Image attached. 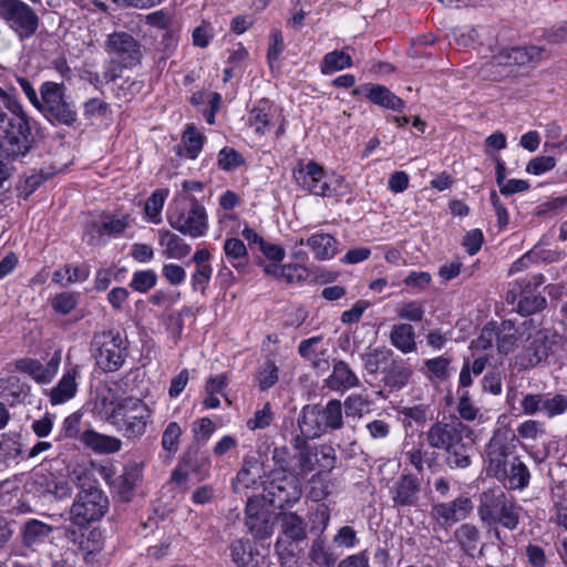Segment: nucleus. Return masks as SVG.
I'll return each mask as SVG.
<instances>
[{
  "mask_svg": "<svg viewBox=\"0 0 567 567\" xmlns=\"http://www.w3.org/2000/svg\"><path fill=\"white\" fill-rule=\"evenodd\" d=\"M159 245L164 248L163 255L171 259H183L190 252V246L176 234L162 229L158 231Z\"/></svg>",
  "mask_w": 567,
  "mask_h": 567,
  "instance_id": "32",
  "label": "nucleus"
},
{
  "mask_svg": "<svg viewBox=\"0 0 567 567\" xmlns=\"http://www.w3.org/2000/svg\"><path fill=\"white\" fill-rule=\"evenodd\" d=\"M320 422L326 432L338 430L343 424L342 404L339 400H330L324 406L319 405Z\"/></svg>",
  "mask_w": 567,
  "mask_h": 567,
  "instance_id": "43",
  "label": "nucleus"
},
{
  "mask_svg": "<svg viewBox=\"0 0 567 567\" xmlns=\"http://www.w3.org/2000/svg\"><path fill=\"white\" fill-rule=\"evenodd\" d=\"M272 460L278 466L274 472H282L287 475H295L297 453L291 454L287 447H276Z\"/></svg>",
  "mask_w": 567,
  "mask_h": 567,
  "instance_id": "52",
  "label": "nucleus"
},
{
  "mask_svg": "<svg viewBox=\"0 0 567 567\" xmlns=\"http://www.w3.org/2000/svg\"><path fill=\"white\" fill-rule=\"evenodd\" d=\"M167 223L183 235L203 237L208 230V217L204 206L195 197L178 196L167 209Z\"/></svg>",
  "mask_w": 567,
  "mask_h": 567,
  "instance_id": "4",
  "label": "nucleus"
},
{
  "mask_svg": "<svg viewBox=\"0 0 567 567\" xmlns=\"http://www.w3.org/2000/svg\"><path fill=\"white\" fill-rule=\"evenodd\" d=\"M519 506L499 488H491L481 494L477 508L481 520L487 525H501L515 529L519 522Z\"/></svg>",
  "mask_w": 567,
  "mask_h": 567,
  "instance_id": "5",
  "label": "nucleus"
},
{
  "mask_svg": "<svg viewBox=\"0 0 567 567\" xmlns=\"http://www.w3.org/2000/svg\"><path fill=\"white\" fill-rule=\"evenodd\" d=\"M332 542L336 547L350 550L359 544V538L353 527L342 526L334 534Z\"/></svg>",
  "mask_w": 567,
  "mask_h": 567,
  "instance_id": "57",
  "label": "nucleus"
},
{
  "mask_svg": "<svg viewBox=\"0 0 567 567\" xmlns=\"http://www.w3.org/2000/svg\"><path fill=\"white\" fill-rule=\"evenodd\" d=\"M39 104L35 109L49 121L70 126L78 118L74 106L66 101L63 84L51 81L43 82L40 87Z\"/></svg>",
  "mask_w": 567,
  "mask_h": 567,
  "instance_id": "8",
  "label": "nucleus"
},
{
  "mask_svg": "<svg viewBox=\"0 0 567 567\" xmlns=\"http://www.w3.org/2000/svg\"><path fill=\"white\" fill-rule=\"evenodd\" d=\"M246 526L256 539L269 538L275 530L272 513L258 498H250L247 503Z\"/></svg>",
  "mask_w": 567,
  "mask_h": 567,
  "instance_id": "16",
  "label": "nucleus"
},
{
  "mask_svg": "<svg viewBox=\"0 0 567 567\" xmlns=\"http://www.w3.org/2000/svg\"><path fill=\"white\" fill-rule=\"evenodd\" d=\"M392 355V350L384 347L371 349L361 355L363 368L368 374L375 375L381 369L389 365Z\"/></svg>",
  "mask_w": 567,
  "mask_h": 567,
  "instance_id": "36",
  "label": "nucleus"
},
{
  "mask_svg": "<svg viewBox=\"0 0 567 567\" xmlns=\"http://www.w3.org/2000/svg\"><path fill=\"white\" fill-rule=\"evenodd\" d=\"M306 244L319 260L331 259L338 252V241L328 233H315L306 240Z\"/></svg>",
  "mask_w": 567,
  "mask_h": 567,
  "instance_id": "31",
  "label": "nucleus"
},
{
  "mask_svg": "<svg viewBox=\"0 0 567 567\" xmlns=\"http://www.w3.org/2000/svg\"><path fill=\"white\" fill-rule=\"evenodd\" d=\"M517 434L525 440H537L545 434V426L536 420H526L517 426Z\"/></svg>",
  "mask_w": 567,
  "mask_h": 567,
  "instance_id": "64",
  "label": "nucleus"
},
{
  "mask_svg": "<svg viewBox=\"0 0 567 567\" xmlns=\"http://www.w3.org/2000/svg\"><path fill=\"white\" fill-rule=\"evenodd\" d=\"M450 359L446 357H436L425 361V368L430 378L446 379L450 375Z\"/></svg>",
  "mask_w": 567,
  "mask_h": 567,
  "instance_id": "63",
  "label": "nucleus"
},
{
  "mask_svg": "<svg viewBox=\"0 0 567 567\" xmlns=\"http://www.w3.org/2000/svg\"><path fill=\"white\" fill-rule=\"evenodd\" d=\"M543 52V48L536 45L504 48L493 56L492 63L496 65H528L538 62Z\"/></svg>",
  "mask_w": 567,
  "mask_h": 567,
  "instance_id": "18",
  "label": "nucleus"
},
{
  "mask_svg": "<svg viewBox=\"0 0 567 567\" xmlns=\"http://www.w3.org/2000/svg\"><path fill=\"white\" fill-rule=\"evenodd\" d=\"M183 430L177 422H169L162 434V446L169 454L176 453Z\"/></svg>",
  "mask_w": 567,
  "mask_h": 567,
  "instance_id": "54",
  "label": "nucleus"
},
{
  "mask_svg": "<svg viewBox=\"0 0 567 567\" xmlns=\"http://www.w3.org/2000/svg\"><path fill=\"white\" fill-rule=\"evenodd\" d=\"M81 375V368L78 364L65 368L58 384L49 392V400L52 405L64 404L72 400L78 392V379Z\"/></svg>",
  "mask_w": 567,
  "mask_h": 567,
  "instance_id": "19",
  "label": "nucleus"
},
{
  "mask_svg": "<svg viewBox=\"0 0 567 567\" xmlns=\"http://www.w3.org/2000/svg\"><path fill=\"white\" fill-rule=\"evenodd\" d=\"M2 151L8 157L16 158L18 156L25 155L29 151V140L25 134L19 135L9 133L6 135L2 144Z\"/></svg>",
  "mask_w": 567,
  "mask_h": 567,
  "instance_id": "49",
  "label": "nucleus"
},
{
  "mask_svg": "<svg viewBox=\"0 0 567 567\" xmlns=\"http://www.w3.org/2000/svg\"><path fill=\"white\" fill-rule=\"evenodd\" d=\"M426 410L427 408L423 404L404 406L399 410V414L405 425L412 426L413 423L423 424L426 421Z\"/></svg>",
  "mask_w": 567,
  "mask_h": 567,
  "instance_id": "62",
  "label": "nucleus"
},
{
  "mask_svg": "<svg viewBox=\"0 0 567 567\" xmlns=\"http://www.w3.org/2000/svg\"><path fill=\"white\" fill-rule=\"evenodd\" d=\"M420 483L412 475H402L392 487V501L395 506H414L419 501Z\"/></svg>",
  "mask_w": 567,
  "mask_h": 567,
  "instance_id": "23",
  "label": "nucleus"
},
{
  "mask_svg": "<svg viewBox=\"0 0 567 567\" xmlns=\"http://www.w3.org/2000/svg\"><path fill=\"white\" fill-rule=\"evenodd\" d=\"M224 252L229 264L237 270H244L248 265V251L243 240L231 237L224 243Z\"/></svg>",
  "mask_w": 567,
  "mask_h": 567,
  "instance_id": "38",
  "label": "nucleus"
},
{
  "mask_svg": "<svg viewBox=\"0 0 567 567\" xmlns=\"http://www.w3.org/2000/svg\"><path fill=\"white\" fill-rule=\"evenodd\" d=\"M532 319H524L519 323L512 320L503 321L496 331L497 349L507 354L516 348H523Z\"/></svg>",
  "mask_w": 567,
  "mask_h": 567,
  "instance_id": "17",
  "label": "nucleus"
},
{
  "mask_svg": "<svg viewBox=\"0 0 567 567\" xmlns=\"http://www.w3.org/2000/svg\"><path fill=\"white\" fill-rule=\"evenodd\" d=\"M298 425L302 436L307 440H312L326 433L322 423L320 422V412L318 404L306 405L302 408Z\"/></svg>",
  "mask_w": 567,
  "mask_h": 567,
  "instance_id": "27",
  "label": "nucleus"
},
{
  "mask_svg": "<svg viewBox=\"0 0 567 567\" xmlns=\"http://www.w3.org/2000/svg\"><path fill=\"white\" fill-rule=\"evenodd\" d=\"M80 441L96 453L112 454L122 449L118 437L104 435L93 430H86L80 435Z\"/></svg>",
  "mask_w": 567,
  "mask_h": 567,
  "instance_id": "28",
  "label": "nucleus"
},
{
  "mask_svg": "<svg viewBox=\"0 0 567 567\" xmlns=\"http://www.w3.org/2000/svg\"><path fill=\"white\" fill-rule=\"evenodd\" d=\"M511 455V447L506 444L505 439L501 435H494L487 445V457L489 471L494 473L497 478L507 475L508 456Z\"/></svg>",
  "mask_w": 567,
  "mask_h": 567,
  "instance_id": "22",
  "label": "nucleus"
},
{
  "mask_svg": "<svg viewBox=\"0 0 567 567\" xmlns=\"http://www.w3.org/2000/svg\"><path fill=\"white\" fill-rule=\"evenodd\" d=\"M90 270L86 266L66 265L54 271L52 280L61 286L81 282L89 278Z\"/></svg>",
  "mask_w": 567,
  "mask_h": 567,
  "instance_id": "45",
  "label": "nucleus"
},
{
  "mask_svg": "<svg viewBox=\"0 0 567 567\" xmlns=\"http://www.w3.org/2000/svg\"><path fill=\"white\" fill-rule=\"evenodd\" d=\"M165 203V195L157 190L145 203V214L150 221L154 224L161 223V212Z\"/></svg>",
  "mask_w": 567,
  "mask_h": 567,
  "instance_id": "61",
  "label": "nucleus"
},
{
  "mask_svg": "<svg viewBox=\"0 0 567 567\" xmlns=\"http://www.w3.org/2000/svg\"><path fill=\"white\" fill-rule=\"evenodd\" d=\"M35 483L43 495H51L55 499H64L72 494L69 482L63 477H56L52 473L38 475Z\"/></svg>",
  "mask_w": 567,
  "mask_h": 567,
  "instance_id": "29",
  "label": "nucleus"
},
{
  "mask_svg": "<svg viewBox=\"0 0 567 567\" xmlns=\"http://www.w3.org/2000/svg\"><path fill=\"white\" fill-rule=\"evenodd\" d=\"M128 225L130 220L127 215L106 216L101 224L93 225L92 229L87 233V240L91 245L99 244L104 236H118L123 234Z\"/></svg>",
  "mask_w": 567,
  "mask_h": 567,
  "instance_id": "26",
  "label": "nucleus"
},
{
  "mask_svg": "<svg viewBox=\"0 0 567 567\" xmlns=\"http://www.w3.org/2000/svg\"><path fill=\"white\" fill-rule=\"evenodd\" d=\"M329 473L330 472L318 471L309 480V496L312 501L321 502L334 489V482Z\"/></svg>",
  "mask_w": 567,
  "mask_h": 567,
  "instance_id": "40",
  "label": "nucleus"
},
{
  "mask_svg": "<svg viewBox=\"0 0 567 567\" xmlns=\"http://www.w3.org/2000/svg\"><path fill=\"white\" fill-rule=\"evenodd\" d=\"M205 136L192 124L187 125L182 136V147L186 157L197 158L204 145Z\"/></svg>",
  "mask_w": 567,
  "mask_h": 567,
  "instance_id": "46",
  "label": "nucleus"
},
{
  "mask_svg": "<svg viewBox=\"0 0 567 567\" xmlns=\"http://www.w3.org/2000/svg\"><path fill=\"white\" fill-rule=\"evenodd\" d=\"M281 534L293 542L307 538V524L293 512H285L278 516Z\"/></svg>",
  "mask_w": 567,
  "mask_h": 567,
  "instance_id": "33",
  "label": "nucleus"
},
{
  "mask_svg": "<svg viewBox=\"0 0 567 567\" xmlns=\"http://www.w3.org/2000/svg\"><path fill=\"white\" fill-rule=\"evenodd\" d=\"M509 465L511 467L509 470L507 468V475L504 477H507L512 488H525L528 485L530 477L527 466L517 457H513Z\"/></svg>",
  "mask_w": 567,
  "mask_h": 567,
  "instance_id": "48",
  "label": "nucleus"
},
{
  "mask_svg": "<svg viewBox=\"0 0 567 567\" xmlns=\"http://www.w3.org/2000/svg\"><path fill=\"white\" fill-rule=\"evenodd\" d=\"M395 313L400 319L419 322L425 315V303L420 300H410L399 303Z\"/></svg>",
  "mask_w": 567,
  "mask_h": 567,
  "instance_id": "50",
  "label": "nucleus"
},
{
  "mask_svg": "<svg viewBox=\"0 0 567 567\" xmlns=\"http://www.w3.org/2000/svg\"><path fill=\"white\" fill-rule=\"evenodd\" d=\"M55 529L56 527L51 524L37 518H29L20 529L22 544L27 547L39 546L45 543Z\"/></svg>",
  "mask_w": 567,
  "mask_h": 567,
  "instance_id": "25",
  "label": "nucleus"
},
{
  "mask_svg": "<svg viewBox=\"0 0 567 567\" xmlns=\"http://www.w3.org/2000/svg\"><path fill=\"white\" fill-rule=\"evenodd\" d=\"M260 477V466L256 460H245L243 468L237 473L233 482L236 493H240L243 488H250L257 484Z\"/></svg>",
  "mask_w": 567,
  "mask_h": 567,
  "instance_id": "42",
  "label": "nucleus"
},
{
  "mask_svg": "<svg viewBox=\"0 0 567 567\" xmlns=\"http://www.w3.org/2000/svg\"><path fill=\"white\" fill-rule=\"evenodd\" d=\"M79 303V295L75 292H61L56 295L51 302L52 308L61 313H71Z\"/></svg>",
  "mask_w": 567,
  "mask_h": 567,
  "instance_id": "56",
  "label": "nucleus"
},
{
  "mask_svg": "<svg viewBox=\"0 0 567 567\" xmlns=\"http://www.w3.org/2000/svg\"><path fill=\"white\" fill-rule=\"evenodd\" d=\"M62 360V351L56 350L50 360L43 364L38 359L23 358L16 362L18 371L28 374L39 384H49L55 378Z\"/></svg>",
  "mask_w": 567,
  "mask_h": 567,
  "instance_id": "15",
  "label": "nucleus"
},
{
  "mask_svg": "<svg viewBox=\"0 0 567 567\" xmlns=\"http://www.w3.org/2000/svg\"><path fill=\"white\" fill-rule=\"evenodd\" d=\"M361 385V381L349 364L342 360L333 362L332 372L324 380V386L338 393H344Z\"/></svg>",
  "mask_w": 567,
  "mask_h": 567,
  "instance_id": "20",
  "label": "nucleus"
},
{
  "mask_svg": "<svg viewBox=\"0 0 567 567\" xmlns=\"http://www.w3.org/2000/svg\"><path fill=\"white\" fill-rule=\"evenodd\" d=\"M72 481L81 488L70 508V519L74 525L85 526L104 516L109 499L85 471L72 472Z\"/></svg>",
  "mask_w": 567,
  "mask_h": 567,
  "instance_id": "2",
  "label": "nucleus"
},
{
  "mask_svg": "<svg viewBox=\"0 0 567 567\" xmlns=\"http://www.w3.org/2000/svg\"><path fill=\"white\" fill-rule=\"evenodd\" d=\"M546 303L544 297L527 292L518 300L517 309L522 315L529 316L544 309Z\"/></svg>",
  "mask_w": 567,
  "mask_h": 567,
  "instance_id": "55",
  "label": "nucleus"
},
{
  "mask_svg": "<svg viewBox=\"0 0 567 567\" xmlns=\"http://www.w3.org/2000/svg\"><path fill=\"white\" fill-rule=\"evenodd\" d=\"M336 458L332 446H306L297 453L295 475L301 480V477L316 470L331 472L334 468Z\"/></svg>",
  "mask_w": 567,
  "mask_h": 567,
  "instance_id": "12",
  "label": "nucleus"
},
{
  "mask_svg": "<svg viewBox=\"0 0 567 567\" xmlns=\"http://www.w3.org/2000/svg\"><path fill=\"white\" fill-rule=\"evenodd\" d=\"M142 477V471L137 464L127 465L121 476H118L115 488L121 498L125 502L131 499L134 488Z\"/></svg>",
  "mask_w": 567,
  "mask_h": 567,
  "instance_id": "37",
  "label": "nucleus"
},
{
  "mask_svg": "<svg viewBox=\"0 0 567 567\" xmlns=\"http://www.w3.org/2000/svg\"><path fill=\"white\" fill-rule=\"evenodd\" d=\"M352 65L351 56L344 51H332L323 56L320 65L322 74H331L337 71L344 70Z\"/></svg>",
  "mask_w": 567,
  "mask_h": 567,
  "instance_id": "47",
  "label": "nucleus"
},
{
  "mask_svg": "<svg viewBox=\"0 0 567 567\" xmlns=\"http://www.w3.org/2000/svg\"><path fill=\"white\" fill-rule=\"evenodd\" d=\"M0 18L21 38L32 37L39 25L34 10L21 0H0Z\"/></svg>",
  "mask_w": 567,
  "mask_h": 567,
  "instance_id": "10",
  "label": "nucleus"
},
{
  "mask_svg": "<svg viewBox=\"0 0 567 567\" xmlns=\"http://www.w3.org/2000/svg\"><path fill=\"white\" fill-rule=\"evenodd\" d=\"M474 431L461 421H437L426 432L431 447L446 452V463L452 468H466L471 465Z\"/></svg>",
  "mask_w": 567,
  "mask_h": 567,
  "instance_id": "1",
  "label": "nucleus"
},
{
  "mask_svg": "<svg viewBox=\"0 0 567 567\" xmlns=\"http://www.w3.org/2000/svg\"><path fill=\"white\" fill-rule=\"evenodd\" d=\"M157 276L152 269L138 270L132 275L130 287L141 293H145L156 286Z\"/></svg>",
  "mask_w": 567,
  "mask_h": 567,
  "instance_id": "53",
  "label": "nucleus"
},
{
  "mask_svg": "<svg viewBox=\"0 0 567 567\" xmlns=\"http://www.w3.org/2000/svg\"><path fill=\"white\" fill-rule=\"evenodd\" d=\"M279 116L278 107L269 100L262 99L250 110L248 124L258 135L266 134Z\"/></svg>",
  "mask_w": 567,
  "mask_h": 567,
  "instance_id": "21",
  "label": "nucleus"
},
{
  "mask_svg": "<svg viewBox=\"0 0 567 567\" xmlns=\"http://www.w3.org/2000/svg\"><path fill=\"white\" fill-rule=\"evenodd\" d=\"M454 537L461 547V549L468 554L473 555V553L477 549L480 544V532L476 526L472 524H463L461 525L454 533Z\"/></svg>",
  "mask_w": 567,
  "mask_h": 567,
  "instance_id": "44",
  "label": "nucleus"
},
{
  "mask_svg": "<svg viewBox=\"0 0 567 567\" xmlns=\"http://www.w3.org/2000/svg\"><path fill=\"white\" fill-rule=\"evenodd\" d=\"M20 453L21 444L14 434H0V464L16 460Z\"/></svg>",
  "mask_w": 567,
  "mask_h": 567,
  "instance_id": "51",
  "label": "nucleus"
},
{
  "mask_svg": "<svg viewBox=\"0 0 567 567\" xmlns=\"http://www.w3.org/2000/svg\"><path fill=\"white\" fill-rule=\"evenodd\" d=\"M472 511V501L468 497L460 496L451 502L434 504L430 515L440 527L447 529L466 519Z\"/></svg>",
  "mask_w": 567,
  "mask_h": 567,
  "instance_id": "14",
  "label": "nucleus"
},
{
  "mask_svg": "<svg viewBox=\"0 0 567 567\" xmlns=\"http://www.w3.org/2000/svg\"><path fill=\"white\" fill-rule=\"evenodd\" d=\"M308 557L317 567H332L338 560V555L328 547L322 537L312 540Z\"/></svg>",
  "mask_w": 567,
  "mask_h": 567,
  "instance_id": "39",
  "label": "nucleus"
},
{
  "mask_svg": "<svg viewBox=\"0 0 567 567\" xmlns=\"http://www.w3.org/2000/svg\"><path fill=\"white\" fill-rule=\"evenodd\" d=\"M126 349V340L113 330L96 332L91 342L96 364L106 372H115L123 365Z\"/></svg>",
  "mask_w": 567,
  "mask_h": 567,
  "instance_id": "7",
  "label": "nucleus"
},
{
  "mask_svg": "<svg viewBox=\"0 0 567 567\" xmlns=\"http://www.w3.org/2000/svg\"><path fill=\"white\" fill-rule=\"evenodd\" d=\"M274 420V413L270 403H265L264 406L254 413V416L247 420V427L251 431L268 427Z\"/></svg>",
  "mask_w": 567,
  "mask_h": 567,
  "instance_id": "60",
  "label": "nucleus"
},
{
  "mask_svg": "<svg viewBox=\"0 0 567 567\" xmlns=\"http://www.w3.org/2000/svg\"><path fill=\"white\" fill-rule=\"evenodd\" d=\"M367 99L381 107L392 111H402L405 106L404 101L391 92L386 86L370 84L367 86Z\"/></svg>",
  "mask_w": 567,
  "mask_h": 567,
  "instance_id": "30",
  "label": "nucleus"
},
{
  "mask_svg": "<svg viewBox=\"0 0 567 567\" xmlns=\"http://www.w3.org/2000/svg\"><path fill=\"white\" fill-rule=\"evenodd\" d=\"M278 379V367L271 361L265 362L257 374L258 385L261 390H267L274 386L277 383Z\"/></svg>",
  "mask_w": 567,
  "mask_h": 567,
  "instance_id": "58",
  "label": "nucleus"
},
{
  "mask_svg": "<svg viewBox=\"0 0 567 567\" xmlns=\"http://www.w3.org/2000/svg\"><path fill=\"white\" fill-rule=\"evenodd\" d=\"M230 554L238 567H259L264 559L257 551L252 550L249 540L237 539L230 546Z\"/></svg>",
  "mask_w": 567,
  "mask_h": 567,
  "instance_id": "34",
  "label": "nucleus"
},
{
  "mask_svg": "<svg viewBox=\"0 0 567 567\" xmlns=\"http://www.w3.org/2000/svg\"><path fill=\"white\" fill-rule=\"evenodd\" d=\"M456 411L460 417L466 422L484 423L485 416L478 406L470 398L468 390H457Z\"/></svg>",
  "mask_w": 567,
  "mask_h": 567,
  "instance_id": "41",
  "label": "nucleus"
},
{
  "mask_svg": "<svg viewBox=\"0 0 567 567\" xmlns=\"http://www.w3.org/2000/svg\"><path fill=\"white\" fill-rule=\"evenodd\" d=\"M477 31L474 28L464 27L452 31V40L458 49L474 48L477 42Z\"/></svg>",
  "mask_w": 567,
  "mask_h": 567,
  "instance_id": "59",
  "label": "nucleus"
},
{
  "mask_svg": "<svg viewBox=\"0 0 567 567\" xmlns=\"http://www.w3.org/2000/svg\"><path fill=\"white\" fill-rule=\"evenodd\" d=\"M391 344L402 353H411L416 350L414 328L409 323L394 324L390 331Z\"/></svg>",
  "mask_w": 567,
  "mask_h": 567,
  "instance_id": "35",
  "label": "nucleus"
},
{
  "mask_svg": "<svg viewBox=\"0 0 567 567\" xmlns=\"http://www.w3.org/2000/svg\"><path fill=\"white\" fill-rule=\"evenodd\" d=\"M560 340L561 337L558 333L548 329H539L532 320L528 334L517 357V363L523 369L536 367L555 352Z\"/></svg>",
  "mask_w": 567,
  "mask_h": 567,
  "instance_id": "6",
  "label": "nucleus"
},
{
  "mask_svg": "<svg viewBox=\"0 0 567 567\" xmlns=\"http://www.w3.org/2000/svg\"><path fill=\"white\" fill-rule=\"evenodd\" d=\"M262 484L264 501L277 508L293 506L302 495L301 481L296 475L272 472Z\"/></svg>",
  "mask_w": 567,
  "mask_h": 567,
  "instance_id": "9",
  "label": "nucleus"
},
{
  "mask_svg": "<svg viewBox=\"0 0 567 567\" xmlns=\"http://www.w3.org/2000/svg\"><path fill=\"white\" fill-rule=\"evenodd\" d=\"M296 182L313 195L330 197L337 193L338 178L327 175L322 166L313 161L299 165L293 171Z\"/></svg>",
  "mask_w": 567,
  "mask_h": 567,
  "instance_id": "11",
  "label": "nucleus"
},
{
  "mask_svg": "<svg viewBox=\"0 0 567 567\" xmlns=\"http://www.w3.org/2000/svg\"><path fill=\"white\" fill-rule=\"evenodd\" d=\"M104 50L111 61L122 68L136 65L142 56L140 43L127 32L109 34Z\"/></svg>",
  "mask_w": 567,
  "mask_h": 567,
  "instance_id": "13",
  "label": "nucleus"
},
{
  "mask_svg": "<svg viewBox=\"0 0 567 567\" xmlns=\"http://www.w3.org/2000/svg\"><path fill=\"white\" fill-rule=\"evenodd\" d=\"M413 374L412 368L401 359H392L383 368L382 382L391 391H398L408 385Z\"/></svg>",
  "mask_w": 567,
  "mask_h": 567,
  "instance_id": "24",
  "label": "nucleus"
},
{
  "mask_svg": "<svg viewBox=\"0 0 567 567\" xmlns=\"http://www.w3.org/2000/svg\"><path fill=\"white\" fill-rule=\"evenodd\" d=\"M153 410L142 399L127 396L121 399L107 420L128 440L143 436L152 422Z\"/></svg>",
  "mask_w": 567,
  "mask_h": 567,
  "instance_id": "3",
  "label": "nucleus"
}]
</instances>
